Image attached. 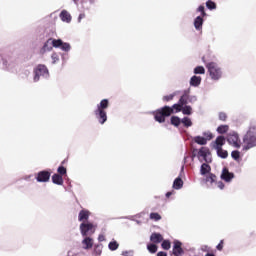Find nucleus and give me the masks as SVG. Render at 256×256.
<instances>
[{"mask_svg":"<svg viewBox=\"0 0 256 256\" xmlns=\"http://www.w3.org/2000/svg\"><path fill=\"white\" fill-rule=\"evenodd\" d=\"M183 109V106L178 102L173 104L172 107L164 106L160 109H157L153 112L154 119L157 123H165L166 117H171L173 113H179Z\"/></svg>","mask_w":256,"mask_h":256,"instance_id":"f257e3e1","label":"nucleus"},{"mask_svg":"<svg viewBox=\"0 0 256 256\" xmlns=\"http://www.w3.org/2000/svg\"><path fill=\"white\" fill-rule=\"evenodd\" d=\"M107 109H109V99H103L94 109V117L100 125L107 123Z\"/></svg>","mask_w":256,"mask_h":256,"instance_id":"f03ea898","label":"nucleus"},{"mask_svg":"<svg viewBox=\"0 0 256 256\" xmlns=\"http://www.w3.org/2000/svg\"><path fill=\"white\" fill-rule=\"evenodd\" d=\"M256 147V126H250L246 134L243 136V151H249Z\"/></svg>","mask_w":256,"mask_h":256,"instance_id":"7ed1b4c3","label":"nucleus"},{"mask_svg":"<svg viewBox=\"0 0 256 256\" xmlns=\"http://www.w3.org/2000/svg\"><path fill=\"white\" fill-rule=\"evenodd\" d=\"M197 159L200 161V163H211L213 159L211 158V150H209L208 147H201L200 149H194L192 151V159Z\"/></svg>","mask_w":256,"mask_h":256,"instance_id":"20e7f679","label":"nucleus"},{"mask_svg":"<svg viewBox=\"0 0 256 256\" xmlns=\"http://www.w3.org/2000/svg\"><path fill=\"white\" fill-rule=\"evenodd\" d=\"M206 69H208L209 77L212 81H219L223 77V69L219 67V64L215 62H210L206 64Z\"/></svg>","mask_w":256,"mask_h":256,"instance_id":"39448f33","label":"nucleus"},{"mask_svg":"<svg viewBox=\"0 0 256 256\" xmlns=\"http://www.w3.org/2000/svg\"><path fill=\"white\" fill-rule=\"evenodd\" d=\"M34 83L41 81V79H49V69L47 66L40 64L34 68Z\"/></svg>","mask_w":256,"mask_h":256,"instance_id":"423d86ee","label":"nucleus"},{"mask_svg":"<svg viewBox=\"0 0 256 256\" xmlns=\"http://www.w3.org/2000/svg\"><path fill=\"white\" fill-rule=\"evenodd\" d=\"M226 141L231 147H234V149H241V138H239V133L236 131H230L226 135Z\"/></svg>","mask_w":256,"mask_h":256,"instance_id":"0eeeda50","label":"nucleus"},{"mask_svg":"<svg viewBox=\"0 0 256 256\" xmlns=\"http://www.w3.org/2000/svg\"><path fill=\"white\" fill-rule=\"evenodd\" d=\"M79 229L82 237H91L95 233V225L91 222H82Z\"/></svg>","mask_w":256,"mask_h":256,"instance_id":"6e6552de","label":"nucleus"},{"mask_svg":"<svg viewBox=\"0 0 256 256\" xmlns=\"http://www.w3.org/2000/svg\"><path fill=\"white\" fill-rule=\"evenodd\" d=\"M83 11H91L95 0H72Z\"/></svg>","mask_w":256,"mask_h":256,"instance_id":"1a4fd4ad","label":"nucleus"},{"mask_svg":"<svg viewBox=\"0 0 256 256\" xmlns=\"http://www.w3.org/2000/svg\"><path fill=\"white\" fill-rule=\"evenodd\" d=\"M49 179H51V172L47 170H42L36 174V181L38 183H49Z\"/></svg>","mask_w":256,"mask_h":256,"instance_id":"9d476101","label":"nucleus"},{"mask_svg":"<svg viewBox=\"0 0 256 256\" xmlns=\"http://www.w3.org/2000/svg\"><path fill=\"white\" fill-rule=\"evenodd\" d=\"M54 47L55 49H61V51H64L65 53H69L71 51V44L67 42H63L61 39H54Z\"/></svg>","mask_w":256,"mask_h":256,"instance_id":"9b49d317","label":"nucleus"},{"mask_svg":"<svg viewBox=\"0 0 256 256\" xmlns=\"http://www.w3.org/2000/svg\"><path fill=\"white\" fill-rule=\"evenodd\" d=\"M220 177L222 181H225V183H231V181L235 179V174L233 172H229V169L223 168Z\"/></svg>","mask_w":256,"mask_h":256,"instance_id":"f8f14e48","label":"nucleus"},{"mask_svg":"<svg viewBox=\"0 0 256 256\" xmlns=\"http://www.w3.org/2000/svg\"><path fill=\"white\" fill-rule=\"evenodd\" d=\"M83 239L81 241V247L85 251H89V249H93L94 241L91 236H82Z\"/></svg>","mask_w":256,"mask_h":256,"instance_id":"ddd939ff","label":"nucleus"},{"mask_svg":"<svg viewBox=\"0 0 256 256\" xmlns=\"http://www.w3.org/2000/svg\"><path fill=\"white\" fill-rule=\"evenodd\" d=\"M91 215V212L87 209H82L78 214V221L81 223H89V217Z\"/></svg>","mask_w":256,"mask_h":256,"instance_id":"4468645a","label":"nucleus"},{"mask_svg":"<svg viewBox=\"0 0 256 256\" xmlns=\"http://www.w3.org/2000/svg\"><path fill=\"white\" fill-rule=\"evenodd\" d=\"M53 47H55V39H49L44 43L41 53H49V51H53Z\"/></svg>","mask_w":256,"mask_h":256,"instance_id":"2eb2a0df","label":"nucleus"},{"mask_svg":"<svg viewBox=\"0 0 256 256\" xmlns=\"http://www.w3.org/2000/svg\"><path fill=\"white\" fill-rule=\"evenodd\" d=\"M225 138L224 136H218L216 140L212 143L213 149H222L223 145H225Z\"/></svg>","mask_w":256,"mask_h":256,"instance_id":"dca6fc26","label":"nucleus"},{"mask_svg":"<svg viewBox=\"0 0 256 256\" xmlns=\"http://www.w3.org/2000/svg\"><path fill=\"white\" fill-rule=\"evenodd\" d=\"M182 243L179 240L174 241L173 254L175 256L183 255V248L181 247Z\"/></svg>","mask_w":256,"mask_h":256,"instance_id":"f3484780","label":"nucleus"},{"mask_svg":"<svg viewBox=\"0 0 256 256\" xmlns=\"http://www.w3.org/2000/svg\"><path fill=\"white\" fill-rule=\"evenodd\" d=\"M203 23H204V20L202 16H197L194 19V27L196 31H203Z\"/></svg>","mask_w":256,"mask_h":256,"instance_id":"a211bd4d","label":"nucleus"},{"mask_svg":"<svg viewBox=\"0 0 256 256\" xmlns=\"http://www.w3.org/2000/svg\"><path fill=\"white\" fill-rule=\"evenodd\" d=\"M60 19L63 23H70L71 22V14L67 10H62L60 13Z\"/></svg>","mask_w":256,"mask_h":256,"instance_id":"6ab92c4d","label":"nucleus"},{"mask_svg":"<svg viewBox=\"0 0 256 256\" xmlns=\"http://www.w3.org/2000/svg\"><path fill=\"white\" fill-rule=\"evenodd\" d=\"M211 173V166L206 162L203 163L200 167V175H209Z\"/></svg>","mask_w":256,"mask_h":256,"instance_id":"aec40b11","label":"nucleus"},{"mask_svg":"<svg viewBox=\"0 0 256 256\" xmlns=\"http://www.w3.org/2000/svg\"><path fill=\"white\" fill-rule=\"evenodd\" d=\"M191 87H199L201 85V76H192L190 79Z\"/></svg>","mask_w":256,"mask_h":256,"instance_id":"412c9836","label":"nucleus"},{"mask_svg":"<svg viewBox=\"0 0 256 256\" xmlns=\"http://www.w3.org/2000/svg\"><path fill=\"white\" fill-rule=\"evenodd\" d=\"M150 241H152V243H161V241H163V236L160 233H152Z\"/></svg>","mask_w":256,"mask_h":256,"instance_id":"4be33fe9","label":"nucleus"},{"mask_svg":"<svg viewBox=\"0 0 256 256\" xmlns=\"http://www.w3.org/2000/svg\"><path fill=\"white\" fill-rule=\"evenodd\" d=\"M215 151L221 159H227V157H229V153L227 150H223V148H216Z\"/></svg>","mask_w":256,"mask_h":256,"instance_id":"5701e85b","label":"nucleus"},{"mask_svg":"<svg viewBox=\"0 0 256 256\" xmlns=\"http://www.w3.org/2000/svg\"><path fill=\"white\" fill-rule=\"evenodd\" d=\"M173 189H176V191H179V189H183V180L181 177H178L173 182Z\"/></svg>","mask_w":256,"mask_h":256,"instance_id":"b1692460","label":"nucleus"},{"mask_svg":"<svg viewBox=\"0 0 256 256\" xmlns=\"http://www.w3.org/2000/svg\"><path fill=\"white\" fill-rule=\"evenodd\" d=\"M52 182L55 185H63V176L59 175V174H54L52 176Z\"/></svg>","mask_w":256,"mask_h":256,"instance_id":"393cba45","label":"nucleus"},{"mask_svg":"<svg viewBox=\"0 0 256 256\" xmlns=\"http://www.w3.org/2000/svg\"><path fill=\"white\" fill-rule=\"evenodd\" d=\"M193 141L194 143H197V145H207V139H205L203 136H195Z\"/></svg>","mask_w":256,"mask_h":256,"instance_id":"a878e982","label":"nucleus"},{"mask_svg":"<svg viewBox=\"0 0 256 256\" xmlns=\"http://www.w3.org/2000/svg\"><path fill=\"white\" fill-rule=\"evenodd\" d=\"M181 123L184 125V127H186L187 129H189V127H193V121H191V118L189 117H184L181 119Z\"/></svg>","mask_w":256,"mask_h":256,"instance_id":"bb28decb","label":"nucleus"},{"mask_svg":"<svg viewBox=\"0 0 256 256\" xmlns=\"http://www.w3.org/2000/svg\"><path fill=\"white\" fill-rule=\"evenodd\" d=\"M178 103L182 106L185 107L187 103H189L188 98H187V93H184L181 98L179 99Z\"/></svg>","mask_w":256,"mask_h":256,"instance_id":"cd10ccee","label":"nucleus"},{"mask_svg":"<svg viewBox=\"0 0 256 256\" xmlns=\"http://www.w3.org/2000/svg\"><path fill=\"white\" fill-rule=\"evenodd\" d=\"M181 118H179L178 116H172L171 117V125H174V127H179V125H181Z\"/></svg>","mask_w":256,"mask_h":256,"instance_id":"c85d7f7f","label":"nucleus"},{"mask_svg":"<svg viewBox=\"0 0 256 256\" xmlns=\"http://www.w3.org/2000/svg\"><path fill=\"white\" fill-rule=\"evenodd\" d=\"M227 131H229V125H220V126L217 128V132H218L220 135H223V134L227 133Z\"/></svg>","mask_w":256,"mask_h":256,"instance_id":"c756f323","label":"nucleus"},{"mask_svg":"<svg viewBox=\"0 0 256 256\" xmlns=\"http://www.w3.org/2000/svg\"><path fill=\"white\" fill-rule=\"evenodd\" d=\"M206 7L210 11H213V10L217 9V4L215 2H213L212 0H208V1H206Z\"/></svg>","mask_w":256,"mask_h":256,"instance_id":"7c9ffc66","label":"nucleus"},{"mask_svg":"<svg viewBox=\"0 0 256 256\" xmlns=\"http://www.w3.org/2000/svg\"><path fill=\"white\" fill-rule=\"evenodd\" d=\"M182 113L183 115H192L193 114V108L191 106H183L182 107Z\"/></svg>","mask_w":256,"mask_h":256,"instance_id":"2f4dec72","label":"nucleus"},{"mask_svg":"<svg viewBox=\"0 0 256 256\" xmlns=\"http://www.w3.org/2000/svg\"><path fill=\"white\" fill-rule=\"evenodd\" d=\"M108 248L110 249V251H117V249H119V244L117 243V241L113 240L108 244Z\"/></svg>","mask_w":256,"mask_h":256,"instance_id":"473e14b6","label":"nucleus"},{"mask_svg":"<svg viewBox=\"0 0 256 256\" xmlns=\"http://www.w3.org/2000/svg\"><path fill=\"white\" fill-rule=\"evenodd\" d=\"M194 74L195 75H205V67L197 66L196 68H194Z\"/></svg>","mask_w":256,"mask_h":256,"instance_id":"72a5a7b5","label":"nucleus"},{"mask_svg":"<svg viewBox=\"0 0 256 256\" xmlns=\"http://www.w3.org/2000/svg\"><path fill=\"white\" fill-rule=\"evenodd\" d=\"M101 253H103V245L97 244L94 248V255L99 256Z\"/></svg>","mask_w":256,"mask_h":256,"instance_id":"f704fd0d","label":"nucleus"},{"mask_svg":"<svg viewBox=\"0 0 256 256\" xmlns=\"http://www.w3.org/2000/svg\"><path fill=\"white\" fill-rule=\"evenodd\" d=\"M150 219L151 221H161V214L157 212L150 213Z\"/></svg>","mask_w":256,"mask_h":256,"instance_id":"c9c22d12","label":"nucleus"},{"mask_svg":"<svg viewBox=\"0 0 256 256\" xmlns=\"http://www.w3.org/2000/svg\"><path fill=\"white\" fill-rule=\"evenodd\" d=\"M231 157L232 159H234V161H239L241 157V152H239V150H234L231 152Z\"/></svg>","mask_w":256,"mask_h":256,"instance_id":"e433bc0d","label":"nucleus"},{"mask_svg":"<svg viewBox=\"0 0 256 256\" xmlns=\"http://www.w3.org/2000/svg\"><path fill=\"white\" fill-rule=\"evenodd\" d=\"M215 179H217V176H215L212 173H209L208 176H206V183H210V185H213Z\"/></svg>","mask_w":256,"mask_h":256,"instance_id":"4c0bfd02","label":"nucleus"},{"mask_svg":"<svg viewBox=\"0 0 256 256\" xmlns=\"http://www.w3.org/2000/svg\"><path fill=\"white\" fill-rule=\"evenodd\" d=\"M202 137H204L207 141H211V139H213V133H211V131H205L202 133Z\"/></svg>","mask_w":256,"mask_h":256,"instance_id":"58836bf2","label":"nucleus"},{"mask_svg":"<svg viewBox=\"0 0 256 256\" xmlns=\"http://www.w3.org/2000/svg\"><path fill=\"white\" fill-rule=\"evenodd\" d=\"M51 59H52V65L59 63V54H57V52H53L51 55Z\"/></svg>","mask_w":256,"mask_h":256,"instance_id":"ea45409f","label":"nucleus"},{"mask_svg":"<svg viewBox=\"0 0 256 256\" xmlns=\"http://www.w3.org/2000/svg\"><path fill=\"white\" fill-rule=\"evenodd\" d=\"M162 249H165V251H169L171 249V242H169V240H164L162 242Z\"/></svg>","mask_w":256,"mask_h":256,"instance_id":"a19ab883","label":"nucleus"},{"mask_svg":"<svg viewBox=\"0 0 256 256\" xmlns=\"http://www.w3.org/2000/svg\"><path fill=\"white\" fill-rule=\"evenodd\" d=\"M197 11L198 13H201V16L200 17H207V13L205 12V6L203 5H200L198 8H197Z\"/></svg>","mask_w":256,"mask_h":256,"instance_id":"79ce46f5","label":"nucleus"},{"mask_svg":"<svg viewBox=\"0 0 256 256\" xmlns=\"http://www.w3.org/2000/svg\"><path fill=\"white\" fill-rule=\"evenodd\" d=\"M147 249L149 253H157V245L155 244H148Z\"/></svg>","mask_w":256,"mask_h":256,"instance_id":"37998d69","label":"nucleus"},{"mask_svg":"<svg viewBox=\"0 0 256 256\" xmlns=\"http://www.w3.org/2000/svg\"><path fill=\"white\" fill-rule=\"evenodd\" d=\"M57 171H58V173H59L60 176H61V175H67V168L64 167V166L58 167Z\"/></svg>","mask_w":256,"mask_h":256,"instance_id":"c03bdc74","label":"nucleus"},{"mask_svg":"<svg viewBox=\"0 0 256 256\" xmlns=\"http://www.w3.org/2000/svg\"><path fill=\"white\" fill-rule=\"evenodd\" d=\"M175 98V94H170V95H166L163 97V101H173V99Z\"/></svg>","mask_w":256,"mask_h":256,"instance_id":"a18cd8bd","label":"nucleus"},{"mask_svg":"<svg viewBox=\"0 0 256 256\" xmlns=\"http://www.w3.org/2000/svg\"><path fill=\"white\" fill-rule=\"evenodd\" d=\"M134 255H135V251H133V250H128V251L122 252V256H134Z\"/></svg>","mask_w":256,"mask_h":256,"instance_id":"49530a36","label":"nucleus"},{"mask_svg":"<svg viewBox=\"0 0 256 256\" xmlns=\"http://www.w3.org/2000/svg\"><path fill=\"white\" fill-rule=\"evenodd\" d=\"M188 103H195L197 101V96H189L187 94Z\"/></svg>","mask_w":256,"mask_h":256,"instance_id":"de8ad7c7","label":"nucleus"},{"mask_svg":"<svg viewBox=\"0 0 256 256\" xmlns=\"http://www.w3.org/2000/svg\"><path fill=\"white\" fill-rule=\"evenodd\" d=\"M219 119L220 121H226L227 120V114L225 112L219 113Z\"/></svg>","mask_w":256,"mask_h":256,"instance_id":"09e8293b","label":"nucleus"},{"mask_svg":"<svg viewBox=\"0 0 256 256\" xmlns=\"http://www.w3.org/2000/svg\"><path fill=\"white\" fill-rule=\"evenodd\" d=\"M216 185L218 189H221V190L225 189V184L222 181L217 182Z\"/></svg>","mask_w":256,"mask_h":256,"instance_id":"8fccbe9b","label":"nucleus"},{"mask_svg":"<svg viewBox=\"0 0 256 256\" xmlns=\"http://www.w3.org/2000/svg\"><path fill=\"white\" fill-rule=\"evenodd\" d=\"M98 241H99L100 243H103V241H106L105 235H104V234H99V236H98Z\"/></svg>","mask_w":256,"mask_h":256,"instance_id":"3c124183","label":"nucleus"},{"mask_svg":"<svg viewBox=\"0 0 256 256\" xmlns=\"http://www.w3.org/2000/svg\"><path fill=\"white\" fill-rule=\"evenodd\" d=\"M216 249L218 251H223V240H221L220 243L216 246Z\"/></svg>","mask_w":256,"mask_h":256,"instance_id":"603ef678","label":"nucleus"},{"mask_svg":"<svg viewBox=\"0 0 256 256\" xmlns=\"http://www.w3.org/2000/svg\"><path fill=\"white\" fill-rule=\"evenodd\" d=\"M83 19H85V13H81V14L78 16V23H81V21H83Z\"/></svg>","mask_w":256,"mask_h":256,"instance_id":"864d4df0","label":"nucleus"},{"mask_svg":"<svg viewBox=\"0 0 256 256\" xmlns=\"http://www.w3.org/2000/svg\"><path fill=\"white\" fill-rule=\"evenodd\" d=\"M157 256H167V253H165V252H158Z\"/></svg>","mask_w":256,"mask_h":256,"instance_id":"5fc2aeb1","label":"nucleus"},{"mask_svg":"<svg viewBox=\"0 0 256 256\" xmlns=\"http://www.w3.org/2000/svg\"><path fill=\"white\" fill-rule=\"evenodd\" d=\"M143 215H145V212H141V213L137 214L136 217H138L140 219V217H143Z\"/></svg>","mask_w":256,"mask_h":256,"instance_id":"6e6d98bb","label":"nucleus"},{"mask_svg":"<svg viewBox=\"0 0 256 256\" xmlns=\"http://www.w3.org/2000/svg\"><path fill=\"white\" fill-rule=\"evenodd\" d=\"M172 195H173V192H167V193H166V197H167V198H169V197L172 196Z\"/></svg>","mask_w":256,"mask_h":256,"instance_id":"4d7b16f0","label":"nucleus"},{"mask_svg":"<svg viewBox=\"0 0 256 256\" xmlns=\"http://www.w3.org/2000/svg\"><path fill=\"white\" fill-rule=\"evenodd\" d=\"M205 256H215V254L207 253Z\"/></svg>","mask_w":256,"mask_h":256,"instance_id":"13d9d810","label":"nucleus"},{"mask_svg":"<svg viewBox=\"0 0 256 256\" xmlns=\"http://www.w3.org/2000/svg\"><path fill=\"white\" fill-rule=\"evenodd\" d=\"M202 251H207V246H204V247L202 248Z\"/></svg>","mask_w":256,"mask_h":256,"instance_id":"bf43d9fd","label":"nucleus"},{"mask_svg":"<svg viewBox=\"0 0 256 256\" xmlns=\"http://www.w3.org/2000/svg\"><path fill=\"white\" fill-rule=\"evenodd\" d=\"M184 163H187V156L184 157Z\"/></svg>","mask_w":256,"mask_h":256,"instance_id":"052dcab7","label":"nucleus"},{"mask_svg":"<svg viewBox=\"0 0 256 256\" xmlns=\"http://www.w3.org/2000/svg\"><path fill=\"white\" fill-rule=\"evenodd\" d=\"M25 179H31V176H27Z\"/></svg>","mask_w":256,"mask_h":256,"instance_id":"680f3d73","label":"nucleus"},{"mask_svg":"<svg viewBox=\"0 0 256 256\" xmlns=\"http://www.w3.org/2000/svg\"><path fill=\"white\" fill-rule=\"evenodd\" d=\"M68 256H71V252H68Z\"/></svg>","mask_w":256,"mask_h":256,"instance_id":"e2e57ef3","label":"nucleus"},{"mask_svg":"<svg viewBox=\"0 0 256 256\" xmlns=\"http://www.w3.org/2000/svg\"><path fill=\"white\" fill-rule=\"evenodd\" d=\"M62 59H65V57L62 55Z\"/></svg>","mask_w":256,"mask_h":256,"instance_id":"0e129e2a","label":"nucleus"},{"mask_svg":"<svg viewBox=\"0 0 256 256\" xmlns=\"http://www.w3.org/2000/svg\"><path fill=\"white\" fill-rule=\"evenodd\" d=\"M136 223H139V220H136Z\"/></svg>","mask_w":256,"mask_h":256,"instance_id":"69168bd1","label":"nucleus"}]
</instances>
